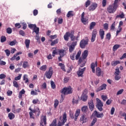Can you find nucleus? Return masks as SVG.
I'll list each match as a JSON object with an SVG mask.
<instances>
[{
	"label": "nucleus",
	"mask_w": 126,
	"mask_h": 126,
	"mask_svg": "<svg viewBox=\"0 0 126 126\" xmlns=\"http://www.w3.org/2000/svg\"><path fill=\"white\" fill-rule=\"evenodd\" d=\"M124 92V89L120 90L117 93L116 95H121Z\"/></svg>",
	"instance_id": "13d9d810"
},
{
	"label": "nucleus",
	"mask_w": 126,
	"mask_h": 126,
	"mask_svg": "<svg viewBox=\"0 0 126 126\" xmlns=\"http://www.w3.org/2000/svg\"><path fill=\"white\" fill-rule=\"evenodd\" d=\"M66 16H67V17H72V16H73V11H69L68 13H67V15H66Z\"/></svg>",
	"instance_id": "473e14b6"
},
{
	"label": "nucleus",
	"mask_w": 126,
	"mask_h": 126,
	"mask_svg": "<svg viewBox=\"0 0 126 126\" xmlns=\"http://www.w3.org/2000/svg\"><path fill=\"white\" fill-rule=\"evenodd\" d=\"M59 66H61V69L63 71H66L64 65L62 63H59Z\"/></svg>",
	"instance_id": "c9c22d12"
},
{
	"label": "nucleus",
	"mask_w": 126,
	"mask_h": 126,
	"mask_svg": "<svg viewBox=\"0 0 126 126\" xmlns=\"http://www.w3.org/2000/svg\"><path fill=\"white\" fill-rule=\"evenodd\" d=\"M28 76L26 74L24 75V78L23 80H25V83H27L28 82H29V80L28 79Z\"/></svg>",
	"instance_id": "72a5a7b5"
},
{
	"label": "nucleus",
	"mask_w": 126,
	"mask_h": 126,
	"mask_svg": "<svg viewBox=\"0 0 126 126\" xmlns=\"http://www.w3.org/2000/svg\"><path fill=\"white\" fill-rule=\"evenodd\" d=\"M88 41H89V40L88 39L86 40L82 39L80 43V46L81 48L82 49L85 48V47L86 46V45H88Z\"/></svg>",
	"instance_id": "0eeeda50"
},
{
	"label": "nucleus",
	"mask_w": 126,
	"mask_h": 126,
	"mask_svg": "<svg viewBox=\"0 0 126 126\" xmlns=\"http://www.w3.org/2000/svg\"><path fill=\"white\" fill-rule=\"evenodd\" d=\"M97 122V119L96 118H94L93 120V121L92 122V123L91 124L90 126H94V125H95V123H96Z\"/></svg>",
	"instance_id": "a19ab883"
},
{
	"label": "nucleus",
	"mask_w": 126,
	"mask_h": 126,
	"mask_svg": "<svg viewBox=\"0 0 126 126\" xmlns=\"http://www.w3.org/2000/svg\"><path fill=\"white\" fill-rule=\"evenodd\" d=\"M13 86L16 87V88H18L19 87V85H18V83L16 81H13Z\"/></svg>",
	"instance_id": "4c0bfd02"
},
{
	"label": "nucleus",
	"mask_w": 126,
	"mask_h": 126,
	"mask_svg": "<svg viewBox=\"0 0 126 126\" xmlns=\"http://www.w3.org/2000/svg\"><path fill=\"white\" fill-rule=\"evenodd\" d=\"M59 55L61 58H63L64 56H65V51L63 49L59 51Z\"/></svg>",
	"instance_id": "4be33fe9"
},
{
	"label": "nucleus",
	"mask_w": 126,
	"mask_h": 126,
	"mask_svg": "<svg viewBox=\"0 0 126 126\" xmlns=\"http://www.w3.org/2000/svg\"><path fill=\"white\" fill-rule=\"evenodd\" d=\"M73 34H74L73 31H71L69 34V37L71 38V41H75V40H77V38H78V36H77V38L74 36Z\"/></svg>",
	"instance_id": "ddd939ff"
},
{
	"label": "nucleus",
	"mask_w": 126,
	"mask_h": 126,
	"mask_svg": "<svg viewBox=\"0 0 126 126\" xmlns=\"http://www.w3.org/2000/svg\"><path fill=\"white\" fill-rule=\"evenodd\" d=\"M44 75L47 78L50 79L52 77V75H53V67H50L49 70L45 72Z\"/></svg>",
	"instance_id": "20e7f679"
},
{
	"label": "nucleus",
	"mask_w": 126,
	"mask_h": 126,
	"mask_svg": "<svg viewBox=\"0 0 126 126\" xmlns=\"http://www.w3.org/2000/svg\"><path fill=\"white\" fill-rule=\"evenodd\" d=\"M103 27H104V29L105 30H108V28H109V25L107 23H105L104 25H103Z\"/></svg>",
	"instance_id": "603ef678"
},
{
	"label": "nucleus",
	"mask_w": 126,
	"mask_h": 126,
	"mask_svg": "<svg viewBox=\"0 0 126 126\" xmlns=\"http://www.w3.org/2000/svg\"><path fill=\"white\" fill-rule=\"evenodd\" d=\"M120 47H121V45H120V44H116L113 47V50L114 51V52H116V51H117V50H118V49H119Z\"/></svg>",
	"instance_id": "c85d7f7f"
},
{
	"label": "nucleus",
	"mask_w": 126,
	"mask_h": 126,
	"mask_svg": "<svg viewBox=\"0 0 126 126\" xmlns=\"http://www.w3.org/2000/svg\"><path fill=\"white\" fill-rule=\"evenodd\" d=\"M16 44H17V41L16 40L14 39L13 41L10 42L9 45L10 46H15Z\"/></svg>",
	"instance_id": "2f4dec72"
},
{
	"label": "nucleus",
	"mask_w": 126,
	"mask_h": 126,
	"mask_svg": "<svg viewBox=\"0 0 126 126\" xmlns=\"http://www.w3.org/2000/svg\"><path fill=\"white\" fill-rule=\"evenodd\" d=\"M74 48H75L74 46H71V45H70L69 47V51L70 53H72V52H73V50H74Z\"/></svg>",
	"instance_id": "79ce46f5"
},
{
	"label": "nucleus",
	"mask_w": 126,
	"mask_h": 126,
	"mask_svg": "<svg viewBox=\"0 0 126 126\" xmlns=\"http://www.w3.org/2000/svg\"><path fill=\"white\" fill-rule=\"evenodd\" d=\"M88 56V50H85L82 54V56L83 57V60H85Z\"/></svg>",
	"instance_id": "6ab92c4d"
},
{
	"label": "nucleus",
	"mask_w": 126,
	"mask_h": 126,
	"mask_svg": "<svg viewBox=\"0 0 126 126\" xmlns=\"http://www.w3.org/2000/svg\"><path fill=\"white\" fill-rule=\"evenodd\" d=\"M58 105H59V101L57 99H56L55 100V102H54L55 108H57Z\"/></svg>",
	"instance_id": "4d7b16f0"
},
{
	"label": "nucleus",
	"mask_w": 126,
	"mask_h": 126,
	"mask_svg": "<svg viewBox=\"0 0 126 126\" xmlns=\"http://www.w3.org/2000/svg\"><path fill=\"white\" fill-rule=\"evenodd\" d=\"M99 34L101 40H103V39H104V36L105 35V32L104 30H103V29H100L99 32Z\"/></svg>",
	"instance_id": "f3484780"
},
{
	"label": "nucleus",
	"mask_w": 126,
	"mask_h": 126,
	"mask_svg": "<svg viewBox=\"0 0 126 126\" xmlns=\"http://www.w3.org/2000/svg\"><path fill=\"white\" fill-rule=\"evenodd\" d=\"M8 117L9 120H13V119L15 118V115H14L12 113H10L8 114Z\"/></svg>",
	"instance_id": "bb28decb"
},
{
	"label": "nucleus",
	"mask_w": 126,
	"mask_h": 126,
	"mask_svg": "<svg viewBox=\"0 0 126 126\" xmlns=\"http://www.w3.org/2000/svg\"><path fill=\"white\" fill-rule=\"evenodd\" d=\"M70 34V33L69 32H67L64 35V39L65 41H68V37H69Z\"/></svg>",
	"instance_id": "a878e982"
},
{
	"label": "nucleus",
	"mask_w": 126,
	"mask_h": 126,
	"mask_svg": "<svg viewBox=\"0 0 126 126\" xmlns=\"http://www.w3.org/2000/svg\"><path fill=\"white\" fill-rule=\"evenodd\" d=\"M106 87H107V85L103 84L97 89L96 92H99V91H101V90H105Z\"/></svg>",
	"instance_id": "dca6fc26"
},
{
	"label": "nucleus",
	"mask_w": 126,
	"mask_h": 126,
	"mask_svg": "<svg viewBox=\"0 0 126 126\" xmlns=\"http://www.w3.org/2000/svg\"><path fill=\"white\" fill-rule=\"evenodd\" d=\"M89 106L90 108V110L91 111H93L94 110V103H93V100H91L89 103Z\"/></svg>",
	"instance_id": "4468645a"
},
{
	"label": "nucleus",
	"mask_w": 126,
	"mask_h": 126,
	"mask_svg": "<svg viewBox=\"0 0 126 126\" xmlns=\"http://www.w3.org/2000/svg\"><path fill=\"white\" fill-rule=\"evenodd\" d=\"M96 25V23L95 22H92L91 23L90 29H93L94 28V27Z\"/></svg>",
	"instance_id": "37998d69"
},
{
	"label": "nucleus",
	"mask_w": 126,
	"mask_h": 126,
	"mask_svg": "<svg viewBox=\"0 0 126 126\" xmlns=\"http://www.w3.org/2000/svg\"><path fill=\"white\" fill-rule=\"evenodd\" d=\"M80 114V109H77L76 113L75 114L74 120L75 121H77V118H78V116H79Z\"/></svg>",
	"instance_id": "aec40b11"
},
{
	"label": "nucleus",
	"mask_w": 126,
	"mask_h": 126,
	"mask_svg": "<svg viewBox=\"0 0 126 126\" xmlns=\"http://www.w3.org/2000/svg\"><path fill=\"white\" fill-rule=\"evenodd\" d=\"M115 26H116V22H114L111 26V30H115Z\"/></svg>",
	"instance_id": "3c124183"
},
{
	"label": "nucleus",
	"mask_w": 126,
	"mask_h": 126,
	"mask_svg": "<svg viewBox=\"0 0 126 126\" xmlns=\"http://www.w3.org/2000/svg\"><path fill=\"white\" fill-rule=\"evenodd\" d=\"M117 7L114 5H110L107 8V11L109 13H114L117 10Z\"/></svg>",
	"instance_id": "423d86ee"
},
{
	"label": "nucleus",
	"mask_w": 126,
	"mask_h": 126,
	"mask_svg": "<svg viewBox=\"0 0 126 126\" xmlns=\"http://www.w3.org/2000/svg\"><path fill=\"white\" fill-rule=\"evenodd\" d=\"M81 55V51H79L76 55V60L77 61L79 59L80 55Z\"/></svg>",
	"instance_id": "e433bc0d"
},
{
	"label": "nucleus",
	"mask_w": 126,
	"mask_h": 126,
	"mask_svg": "<svg viewBox=\"0 0 126 126\" xmlns=\"http://www.w3.org/2000/svg\"><path fill=\"white\" fill-rule=\"evenodd\" d=\"M97 6V5L96 3H93L89 7V9L90 11H93V10H95V9H96Z\"/></svg>",
	"instance_id": "2eb2a0df"
},
{
	"label": "nucleus",
	"mask_w": 126,
	"mask_h": 126,
	"mask_svg": "<svg viewBox=\"0 0 126 126\" xmlns=\"http://www.w3.org/2000/svg\"><path fill=\"white\" fill-rule=\"evenodd\" d=\"M29 109L31 111L29 114H30V118H31L32 119H35V118L33 117V113H35V114H37V116H39L40 115V110H39V108L36 107L33 110H32V109H31V107H30Z\"/></svg>",
	"instance_id": "f257e3e1"
},
{
	"label": "nucleus",
	"mask_w": 126,
	"mask_h": 126,
	"mask_svg": "<svg viewBox=\"0 0 126 126\" xmlns=\"http://www.w3.org/2000/svg\"><path fill=\"white\" fill-rule=\"evenodd\" d=\"M98 32H97V30H94L92 32V38H91V42L93 43L95 41V39H96V36H97V33Z\"/></svg>",
	"instance_id": "9d476101"
},
{
	"label": "nucleus",
	"mask_w": 126,
	"mask_h": 126,
	"mask_svg": "<svg viewBox=\"0 0 126 126\" xmlns=\"http://www.w3.org/2000/svg\"><path fill=\"white\" fill-rule=\"evenodd\" d=\"M29 67V64H28V62L27 61H25L23 63V67L24 68H27V67Z\"/></svg>",
	"instance_id": "cd10ccee"
},
{
	"label": "nucleus",
	"mask_w": 126,
	"mask_h": 126,
	"mask_svg": "<svg viewBox=\"0 0 126 126\" xmlns=\"http://www.w3.org/2000/svg\"><path fill=\"white\" fill-rule=\"evenodd\" d=\"M91 1L90 0H88L85 3V6L86 7H88L90 5Z\"/></svg>",
	"instance_id": "8fccbe9b"
},
{
	"label": "nucleus",
	"mask_w": 126,
	"mask_h": 126,
	"mask_svg": "<svg viewBox=\"0 0 126 126\" xmlns=\"http://www.w3.org/2000/svg\"><path fill=\"white\" fill-rule=\"evenodd\" d=\"M6 32L8 34H11L12 33V30L10 28H8L6 30Z\"/></svg>",
	"instance_id": "a18cd8bd"
},
{
	"label": "nucleus",
	"mask_w": 126,
	"mask_h": 126,
	"mask_svg": "<svg viewBox=\"0 0 126 126\" xmlns=\"http://www.w3.org/2000/svg\"><path fill=\"white\" fill-rule=\"evenodd\" d=\"M96 107L97 108L98 110L101 112V111H103V102L100 100L99 98H96Z\"/></svg>",
	"instance_id": "7ed1b4c3"
},
{
	"label": "nucleus",
	"mask_w": 126,
	"mask_h": 126,
	"mask_svg": "<svg viewBox=\"0 0 126 126\" xmlns=\"http://www.w3.org/2000/svg\"><path fill=\"white\" fill-rule=\"evenodd\" d=\"M32 103L33 104H38V103H40V101H39L38 99H33L32 100Z\"/></svg>",
	"instance_id": "6e6d98bb"
},
{
	"label": "nucleus",
	"mask_w": 126,
	"mask_h": 126,
	"mask_svg": "<svg viewBox=\"0 0 126 126\" xmlns=\"http://www.w3.org/2000/svg\"><path fill=\"white\" fill-rule=\"evenodd\" d=\"M21 76H22V74H19V75L15 78V80H20V79H21Z\"/></svg>",
	"instance_id": "09e8293b"
},
{
	"label": "nucleus",
	"mask_w": 126,
	"mask_h": 126,
	"mask_svg": "<svg viewBox=\"0 0 126 126\" xmlns=\"http://www.w3.org/2000/svg\"><path fill=\"white\" fill-rule=\"evenodd\" d=\"M29 28H33V29L36 27V24H31L29 25Z\"/></svg>",
	"instance_id": "e2e57ef3"
},
{
	"label": "nucleus",
	"mask_w": 126,
	"mask_h": 126,
	"mask_svg": "<svg viewBox=\"0 0 126 126\" xmlns=\"http://www.w3.org/2000/svg\"><path fill=\"white\" fill-rule=\"evenodd\" d=\"M39 28L37 27V26H35V27H34V28L33 29V32L37 34H39Z\"/></svg>",
	"instance_id": "f704fd0d"
},
{
	"label": "nucleus",
	"mask_w": 126,
	"mask_h": 126,
	"mask_svg": "<svg viewBox=\"0 0 126 126\" xmlns=\"http://www.w3.org/2000/svg\"><path fill=\"white\" fill-rule=\"evenodd\" d=\"M47 125V117L46 116H42L41 118V121L40 123V126H44Z\"/></svg>",
	"instance_id": "6e6552de"
},
{
	"label": "nucleus",
	"mask_w": 126,
	"mask_h": 126,
	"mask_svg": "<svg viewBox=\"0 0 126 126\" xmlns=\"http://www.w3.org/2000/svg\"><path fill=\"white\" fill-rule=\"evenodd\" d=\"M39 69L42 71H46L47 70V66L46 65H43L40 66Z\"/></svg>",
	"instance_id": "7c9ffc66"
},
{
	"label": "nucleus",
	"mask_w": 126,
	"mask_h": 126,
	"mask_svg": "<svg viewBox=\"0 0 126 126\" xmlns=\"http://www.w3.org/2000/svg\"><path fill=\"white\" fill-rule=\"evenodd\" d=\"M72 88L69 87L67 88H64L62 89L61 93H62V94H64V95H68V94H71V93H72Z\"/></svg>",
	"instance_id": "f03ea898"
},
{
	"label": "nucleus",
	"mask_w": 126,
	"mask_h": 126,
	"mask_svg": "<svg viewBox=\"0 0 126 126\" xmlns=\"http://www.w3.org/2000/svg\"><path fill=\"white\" fill-rule=\"evenodd\" d=\"M93 116L96 118H103L104 114L103 113H99L97 111H94L93 113Z\"/></svg>",
	"instance_id": "9b49d317"
},
{
	"label": "nucleus",
	"mask_w": 126,
	"mask_h": 126,
	"mask_svg": "<svg viewBox=\"0 0 126 126\" xmlns=\"http://www.w3.org/2000/svg\"><path fill=\"white\" fill-rule=\"evenodd\" d=\"M97 66V62H96L95 63H92L91 65V67L92 69V71L94 73H95V67Z\"/></svg>",
	"instance_id": "a211bd4d"
},
{
	"label": "nucleus",
	"mask_w": 126,
	"mask_h": 126,
	"mask_svg": "<svg viewBox=\"0 0 126 126\" xmlns=\"http://www.w3.org/2000/svg\"><path fill=\"white\" fill-rule=\"evenodd\" d=\"M88 97V96L86 94H83L81 96V99L82 101H83L84 102H86V101H87Z\"/></svg>",
	"instance_id": "5701e85b"
},
{
	"label": "nucleus",
	"mask_w": 126,
	"mask_h": 126,
	"mask_svg": "<svg viewBox=\"0 0 126 126\" xmlns=\"http://www.w3.org/2000/svg\"><path fill=\"white\" fill-rule=\"evenodd\" d=\"M119 63H121V62H120V61H114L112 62L111 65L113 66H116V65H117Z\"/></svg>",
	"instance_id": "b1692460"
},
{
	"label": "nucleus",
	"mask_w": 126,
	"mask_h": 126,
	"mask_svg": "<svg viewBox=\"0 0 126 126\" xmlns=\"http://www.w3.org/2000/svg\"><path fill=\"white\" fill-rule=\"evenodd\" d=\"M86 69V68L84 67L82 69L81 68H79V70L77 71V73L78 74V76H81L83 75L84 71H85V70Z\"/></svg>",
	"instance_id": "f8f14e48"
},
{
	"label": "nucleus",
	"mask_w": 126,
	"mask_h": 126,
	"mask_svg": "<svg viewBox=\"0 0 126 126\" xmlns=\"http://www.w3.org/2000/svg\"><path fill=\"white\" fill-rule=\"evenodd\" d=\"M124 16H125V14H124V13H122L121 14L119 15H117L116 16V18H119V17H120V18H124Z\"/></svg>",
	"instance_id": "5fc2aeb1"
},
{
	"label": "nucleus",
	"mask_w": 126,
	"mask_h": 126,
	"mask_svg": "<svg viewBox=\"0 0 126 126\" xmlns=\"http://www.w3.org/2000/svg\"><path fill=\"white\" fill-rule=\"evenodd\" d=\"M12 111L13 113H16V110H15V105L13 104Z\"/></svg>",
	"instance_id": "69168bd1"
},
{
	"label": "nucleus",
	"mask_w": 126,
	"mask_h": 126,
	"mask_svg": "<svg viewBox=\"0 0 126 126\" xmlns=\"http://www.w3.org/2000/svg\"><path fill=\"white\" fill-rule=\"evenodd\" d=\"M73 104H78V99H76L75 98H73L72 100Z\"/></svg>",
	"instance_id": "864d4df0"
},
{
	"label": "nucleus",
	"mask_w": 126,
	"mask_h": 126,
	"mask_svg": "<svg viewBox=\"0 0 126 126\" xmlns=\"http://www.w3.org/2000/svg\"><path fill=\"white\" fill-rule=\"evenodd\" d=\"M121 105H126V99H123L122 101L120 103Z\"/></svg>",
	"instance_id": "774afa93"
},
{
	"label": "nucleus",
	"mask_w": 126,
	"mask_h": 126,
	"mask_svg": "<svg viewBox=\"0 0 126 126\" xmlns=\"http://www.w3.org/2000/svg\"><path fill=\"white\" fill-rule=\"evenodd\" d=\"M87 110V106H83L82 107V111L84 113H85V112H86Z\"/></svg>",
	"instance_id": "680f3d73"
},
{
	"label": "nucleus",
	"mask_w": 126,
	"mask_h": 126,
	"mask_svg": "<svg viewBox=\"0 0 126 126\" xmlns=\"http://www.w3.org/2000/svg\"><path fill=\"white\" fill-rule=\"evenodd\" d=\"M81 21L83 24L85 25H86V24H88V19L84 18L83 19H81Z\"/></svg>",
	"instance_id": "393cba45"
},
{
	"label": "nucleus",
	"mask_w": 126,
	"mask_h": 126,
	"mask_svg": "<svg viewBox=\"0 0 126 126\" xmlns=\"http://www.w3.org/2000/svg\"><path fill=\"white\" fill-rule=\"evenodd\" d=\"M51 85L53 89H55V88H56V85L55 84V83L54 82V81H51Z\"/></svg>",
	"instance_id": "de8ad7c7"
},
{
	"label": "nucleus",
	"mask_w": 126,
	"mask_h": 126,
	"mask_svg": "<svg viewBox=\"0 0 126 126\" xmlns=\"http://www.w3.org/2000/svg\"><path fill=\"white\" fill-rule=\"evenodd\" d=\"M58 42H59V39H56L52 42V43H51V45L54 46V45H55V44H58Z\"/></svg>",
	"instance_id": "58836bf2"
},
{
	"label": "nucleus",
	"mask_w": 126,
	"mask_h": 126,
	"mask_svg": "<svg viewBox=\"0 0 126 126\" xmlns=\"http://www.w3.org/2000/svg\"><path fill=\"white\" fill-rule=\"evenodd\" d=\"M115 75H119L120 74V69L119 68L116 69Z\"/></svg>",
	"instance_id": "052dcab7"
},
{
	"label": "nucleus",
	"mask_w": 126,
	"mask_h": 126,
	"mask_svg": "<svg viewBox=\"0 0 126 126\" xmlns=\"http://www.w3.org/2000/svg\"><path fill=\"white\" fill-rule=\"evenodd\" d=\"M87 121H88V117L85 115H82L80 119V122L82 124H85V123H87Z\"/></svg>",
	"instance_id": "1a4fd4ad"
},
{
	"label": "nucleus",
	"mask_w": 126,
	"mask_h": 126,
	"mask_svg": "<svg viewBox=\"0 0 126 126\" xmlns=\"http://www.w3.org/2000/svg\"><path fill=\"white\" fill-rule=\"evenodd\" d=\"M6 76L4 74H0V79H4Z\"/></svg>",
	"instance_id": "bf43d9fd"
},
{
	"label": "nucleus",
	"mask_w": 126,
	"mask_h": 126,
	"mask_svg": "<svg viewBox=\"0 0 126 126\" xmlns=\"http://www.w3.org/2000/svg\"><path fill=\"white\" fill-rule=\"evenodd\" d=\"M56 124H57V119L54 120L52 123L50 125V126H56Z\"/></svg>",
	"instance_id": "c03bdc74"
},
{
	"label": "nucleus",
	"mask_w": 126,
	"mask_h": 126,
	"mask_svg": "<svg viewBox=\"0 0 126 126\" xmlns=\"http://www.w3.org/2000/svg\"><path fill=\"white\" fill-rule=\"evenodd\" d=\"M102 74V71L99 67H97L96 69V74L97 76H100Z\"/></svg>",
	"instance_id": "412c9836"
},
{
	"label": "nucleus",
	"mask_w": 126,
	"mask_h": 126,
	"mask_svg": "<svg viewBox=\"0 0 126 126\" xmlns=\"http://www.w3.org/2000/svg\"><path fill=\"white\" fill-rule=\"evenodd\" d=\"M4 52L6 53L7 57H9V55H10V51L8 49H6L4 50Z\"/></svg>",
	"instance_id": "49530a36"
},
{
	"label": "nucleus",
	"mask_w": 126,
	"mask_h": 126,
	"mask_svg": "<svg viewBox=\"0 0 126 126\" xmlns=\"http://www.w3.org/2000/svg\"><path fill=\"white\" fill-rule=\"evenodd\" d=\"M66 122V114L64 113L63 115L62 122L59 121L58 125L55 124V126H62L64 125V123Z\"/></svg>",
	"instance_id": "39448f33"
},
{
	"label": "nucleus",
	"mask_w": 126,
	"mask_h": 126,
	"mask_svg": "<svg viewBox=\"0 0 126 126\" xmlns=\"http://www.w3.org/2000/svg\"><path fill=\"white\" fill-rule=\"evenodd\" d=\"M106 39H107L108 40H110V39H111V33H108L106 34Z\"/></svg>",
	"instance_id": "0e129e2a"
},
{
	"label": "nucleus",
	"mask_w": 126,
	"mask_h": 126,
	"mask_svg": "<svg viewBox=\"0 0 126 126\" xmlns=\"http://www.w3.org/2000/svg\"><path fill=\"white\" fill-rule=\"evenodd\" d=\"M1 43H3L6 41V37L4 36H2L0 38Z\"/></svg>",
	"instance_id": "ea45409f"
},
{
	"label": "nucleus",
	"mask_w": 126,
	"mask_h": 126,
	"mask_svg": "<svg viewBox=\"0 0 126 126\" xmlns=\"http://www.w3.org/2000/svg\"><path fill=\"white\" fill-rule=\"evenodd\" d=\"M25 43L26 46V48H27V49H29V45H30V40L26 39L25 41Z\"/></svg>",
	"instance_id": "c756f323"
},
{
	"label": "nucleus",
	"mask_w": 126,
	"mask_h": 126,
	"mask_svg": "<svg viewBox=\"0 0 126 126\" xmlns=\"http://www.w3.org/2000/svg\"><path fill=\"white\" fill-rule=\"evenodd\" d=\"M15 27H17V28H21V25H20V23H16L15 24Z\"/></svg>",
	"instance_id": "338daca9"
}]
</instances>
